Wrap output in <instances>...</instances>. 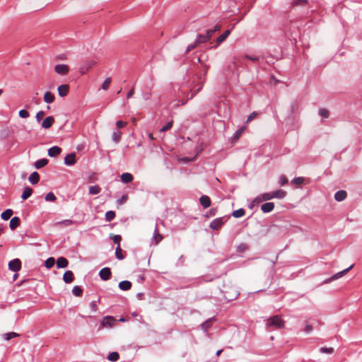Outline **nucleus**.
Here are the masks:
<instances>
[{
    "label": "nucleus",
    "mask_w": 362,
    "mask_h": 362,
    "mask_svg": "<svg viewBox=\"0 0 362 362\" xmlns=\"http://www.w3.org/2000/svg\"><path fill=\"white\" fill-rule=\"evenodd\" d=\"M127 123L123 121H117L116 125L117 128H123L126 126Z\"/></svg>",
    "instance_id": "58"
},
{
    "label": "nucleus",
    "mask_w": 362,
    "mask_h": 362,
    "mask_svg": "<svg viewBox=\"0 0 362 362\" xmlns=\"http://www.w3.org/2000/svg\"><path fill=\"white\" fill-rule=\"evenodd\" d=\"M115 218V212L113 211H108L105 213V220L108 222L112 221Z\"/></svg>",
    "instance_id": "34"
},
{
    "label": "nucleus",
    "mask_w": 362,
    "mask_h": 362,
    "mask_svg": "<svg viewBox=\"0 0 362 362\" xmlns=\"http://www.w3.org/2000/svg\"><path fill=\"white\" fill-rule=\"evenodd\" d=\"M110 237L112 240V241L117 245V246H120L122 237L119 235L110 234Z\"/></svg>",
    "instance_id": "33"
},
{
    "label": "nucleus",
    "mask_w": 362,
    "mask_h": 362,
    "mask_svg": "<svg viewBox=\"0 0 362 362\" xmlns=\"http://www.w3.org/2000/svg\"><path fill=\"white\" fill-rule=\"evenodd\" d=\"M55 263V259L54 257H49L45 261V267L47 269H51Z\"/></svg>",
    "instance_id": "35"
},
{
    "label": "nucleus",
    "mask_w": 362,
    "mask_h": 362,
    "mask_svg": "<svg viewBox=\"0 0 362 362\" xmlns=\"http://www.w3.org/2000/svg\"><path fill=\"white\" fill-rule=\"evenodd\" d=\"M274 209V204L273 202H266L261 206V210L264 213H269Z\"/></svg>",
    "instance_id": "11"
},
{
    "label": "nucleus",
    "mask_w": 362,
    "mask_h": 362,
    "mask_svg": "<svg viewBox=\"0 0 362 362\" xmlns=\"http://www.w3.org/2000/svg\"><path fill=\"white\" fill-rule=\"evenodd\" d=\"M20 223L21 221L18 217H13L10 221L9 227L11 228V230H14L15 228L20 226Z\"/></svg>",
    "instance_id": "18"
},
{
    "label": "nucleus",
    "mask_w": 362,
    "mask_h": 362,
    "mask_svg": "<svg viewBox=\"0 0 362 362\" xmlns=\"http://www.w3.org/2000/svg\"><path fill=\"white\" fill-rule=\"evenodd\" d=\"M119 358V355L117 352L116 351H114V352H112L110 353L108 356H107V359L110 361H112V362H115L117 361H118V359Z\"/></svg>",
    "instance_id": "29"
},
{
    "label": "nucleus",
    "mask_w": 362,
    "mask_h": 362,
    "mask_svg": "<svg viewBox=\"0 0 362 362\" xmlns=\"http://www.w3.org/2000/svg\"><path fill=\"white\" fill-rule=\"evenodd\" d=\"M271 194H272V199H282L286 196L287 192L283 189H277V190L271 192Z\"/></svg>",
    "instance_id": "5"
},
{
    "label": "nucleus",
    "mask_w": 362,
    "mask_h": 362,
    "mask_svg": "<svg viewBox=\"0 0 362 362\" xmlns=\"http://www.w3.org/2000/svg\"><path fill=\"white\" fill-rule=\"evenodd\" d=\"M228 220L226 217H220L213 220L209 225L210 228L212 230H218L223 226L224 223Z\"/></svg>",
    "instance_id": "2"
},
{
    "label": "nucleus",
    "mask_w": 362,
    "mask_h": 362,
    "mask_svg": "<svg viewBox=\"0 0 362 362\" xmlns=\"http://www.w3.org/2000/svg\"><path fill=\"white\" fill-rule=\"evenodd\" d=\"M67 265H68V260L66 258L61 257L57 259V266L58 269L65 268L67 267Z\"/></svg>",
    "instance_id": "15"
},
{
    "label": "nucleus",
    "mask_w": 362,
    "mask_h": 362,
    "mask_svg": "<svg viewBox=\"0 0 362 362\" xmlns=\"http://www.w3.org/2000/svg\"><path fill=\"white\" fill-rule=\"evenodd\" d=\"M261 199L263 202L272 199L271 192L261 194Z\"/></svg>",
    "instance_id": "43"
},
{
    "label": "nucleus",
    "mask_w": 362,
    "mask_h": 362,
    "mask_svg": "<svg viewBox=\"0 0 362 362\" xmlns=\"http://www.w3.org/2000/svg\"><path fill=\"white\" fill-rule=\"evenodd\" d=\"M121 180L123 182H129L133 180V175L130 173H123L121 175Z\"/></svg>",
    "instance_id": "26"
},
{
    "label": "nucleus",
    "mask_w": 362,
    "mask_h": 362,
    "mask_svg": "<svg viewBox=\"0 0 362 362\" xmlns=\"http://www.w3.org/2000/svg\"><path fill=\"white\" fill-rule=\"evenodd\" d=\"M245 214V211L240 208V209H238L235 211H234L232 214V215L233 216V217L235 218H240V217H243L244 215Z\"/></svg>",
    "instance_id": "30"
},
{
    "label": "nucleus",
    "mask_w": 362,
    "mask_h": 362,
    "mask_svg": "<svg viewBox=\"0 0 362 362\" xmlns=\"http://www.w3.org/2000/svg\"><path fill=\"white\" fill-rule=\"evenodd\" d=\"M61 152H62L61 148H59L58 146H53V147H51L50 148H49L48 155L50 157H54V156H57L59 154H60Z\"/></svg>",
    "instance_id": "14"
},
{
    "label": "nucleus",
    "mask_w": 362,
    "mask_h": 362,
    "mask_svg": "<svg viewBox=\"0 0 362 362\" xmlns=\"http://www.w3.org/2000/svg\"><path fill=\"white\" fill-rule=\"evenodd\" d=\"M214 34V30H212L211 29V30H208L206 31V34L205 35H206V37H209V40L212 37Z\"/></svg>",
    "instance_id": "60"
},
{
    "label": "nucleus",
    "mask_w": 362,
    "mask_h": 362,
    "mask_svg": "<svg viewBox=\"0 0 362 362\" xmlns=\"http://www.w3.org/2000/svg\"><path fill=\"white\" fill-rule=\"evenodd\" d=\"M45 199L47 202H54L56 200V197L52 192H49L46 194Z\"/></svg>",
    "instance_id": "44"
},
{
    "label": "nucleus",
    "mask_w": 362,
    "mask_h": 362,
    "mask_svg": "<svg viewBox=\"0 0 362 362\" xmlns=\"http://www.w3.org/2000/svg\"><path fill=\"white\" fill-rule=\"evenodd\" d=\"M69 87L66 84L60 85L57 88V91L61 97L66 96L69 93Z\"/></svg>",
    "instance_id": "10"
},
{
    "label": "nucleus",
    "mask_w": 362,
    "mask_h": 362,
    "mask_svg": "<svg viewBox=\"0 0 362 362\" xmlns=\"http://www.w3.org/2000/svg\"><path fill=\"white\" fill-rule=\"evenodd\" d=\"M153 238L155 239L156 244H158L163 239L162 235L158 233L157 228L155 229Z\"/></svg>",
    "instance_id": "41"
},
{
    "label": "nucleus",
    "mask_w": 362,
    "mask_h": 362,
    "mask_svg": "<svg viewBox=\"0 0 362 362\" xmlns=\"http://www.w3.org/2000/svg\"><path fill=\"white\" fill-rule=\"evenodd\" d=\"M214 322V319L213 318H211V319H209L208 320H206V322H204L202 325V329L205 332H207V330L209 329V327L211 326L212 323Z\"/></svg>",
    "instance_id": "32"
},
{
    "label": "nucleus",
    "mask_w": 362,
    "mask_h": 362,
    "mask_svg": "<svg viewBox=\"0 0 362 362\" xmlns=\"http://www.w3.org/2000/svg\"><path fill=\"white\" fill-rule=\"evenodd\" d=\"M115 255L118 259H122L124 256L122 255V250L120 246H117L115 250Z\"/></svg>",
    "instance_id": "42"
},
{
    "label": "nucleus",
    "mask_w": 362,
    "mask_h": 362,
    "mask_svg": "<svg viewBox=\"0 0 362 362\" xmlns=\"http://www.w3.org/2000/svg\"><path fill=\"white\" fill-rule=\"evenodd\" d=\"M40 176L37 172H33L29 177V181L32 184H37L39 182Z\"/></svg>",
    "instance_id": "23"
},
{
    "label": "nucleus",
    "mask_w": 362,
    "mask_h": 362,
    "mask_svg": "<svg viewBox=\"0 0 362 362\" xmlns=\"http://www.w3.org/2000/svg\"><path fill=\"white\" fill-rule=\"evenodd\" d=\"M47 163H48V160L45 158H43V159L36 161L35 163V167L36 168L39 169V168H41L45 166L47 164Z\"/></svg>",
    "instance_id": "31"
},
{
    "label": "nucleus",
    "mask_w": 362,
    "mask_h": 362,
    "mask_svg": "<svg viewBox=\"0 0 362 362\" xmlns=\"http://www.w3.org/2000/svg\"><path fill=\"white\" fill-rule=\"evenodd\" d=\"M116 322V320L112 316L105 317L102 321V325L103 327H112Z\"/></svg>",
    "instance_id": "6"
},
{
    "label": "nucleus",
    "mask_w": 362,
    "mask_h": 362,
    "mask_svg": "<svg viewBox=\"0 0 362 362\" xmlns=\"http://www.w3.org/2000/svg\"><path fill=\"white\" fill-rule=\"evenodd\" d=\"M263 202V200H262V199H261V194H259V196H257V197H255V198L254 199V200H253V202H254V203H256V204H259V203H261V202Z\"/></svg>",
    "instance_id": "61"
},
{
    "label": "nucleus",
    "mask_w": 362,
    "mask_h": 362,
    "mask_svg": "<svg viewBox=\"0 0 362 362\" xmlns=\"http://www.w3.org/2000/svg\"><path fill=\"white\" fill-rule=\"evenodd\" d=\"M55 97L53 93L47 91L44 94V101L47 103H52L54 101Z\"/></svg>",
    "instance_id": "16"
},
{
    "label": "nucleus",
    "mask_w": 362,
    "mask_h": 362,
    "mask_svg": "<svg viewBox=\"0 0 362 362\" xmlns=\"http://www.w3.org/2000/svg\"><path fill=\"white\" fill-rule=\"evenodd\" d=\"M127 199V195H123L121 199H118L117 200V203L119 204H122L123 203H124Z\"/></svg>",
    "instance_id": "59"
},
{
    "label": "nucleus",
    "mask_w": 362,
    "mask_h": 362,
    "mask_svg": "<svg viewBox=\"0 0 362 362\" xmlns=\"http://www.w3.org/2000/svg\"><path fill=\"white\" fill-rule=\"evenodd\" d=\"M54 71L58 74L65 75L69 72V68L66 64H57L54 67Z\"/></svg>",
    "instance_id": "4"
},
{
    "label": "nucleus",
    "mask_w": 362,
    "mask_h": 362,
    "mask_svg": "<svg viewBox=\"0 0 362 362\" xmlns=\"http://www.w3.org/2000/svg\"><path fill=\"white\" fill-rule=\"evenodd\" d=\"M245 129V127L243 126L240 128H239L238 130L235 131V132L233 134L232 139L233 141H237L239 139V138L241 136L243 133L244 132Z\"/></svg>",
    "instance_id": "19"
},
{
    "label": "nucleus",
    "mask_w": 362,
    "mask_h": 362,
    "mask_svg": "<svg viewBox=\"0 0 362 362\" xmlns=\"http://www.w3.org/2000/svg\"><path fill=\"white\" fill-rule=\"evenodd\" d=\"M90 306L93 312H95L97 310V304L95 301H93L90 303Z\"/></svg>",
    "instance_id": "62"
},
{
    "label": "nucleus",
    "mask_w": 362,
    "mask_h": 362,
    "mask_svg": "<svg viewBox=\"0 0 362 362\" xmlns=\"http://www.w3.org/2000/svg\"><path fill=\"white\" fill-rule=\"evenodd\" d=\"M131 286H132V284L129 281H121L119 284V287L120 288V289H122L123 291H127V290L130 289Z\"/></svg>",
    "instance_id": "22"
},
{
    "label": "nucleus",
    "mask_w": 362,
    "mask_h": 362,
    "mask_svg": "<svg viewBox=\"0 0 362 362\" xmlns=\"http://www.w3.org/2000/svg\"><path fill=\"white\" fill-rule=\"evenodd\" d=\"M33 193V189L30 187H26L21 195V198L25 200L29 198Z\"/></svg>",
    "instance_id": "25"
},
{
    "label": "nucleus",
    "mask_w": 362,
    "mask_h": 362,
    "mask_svg": "<svg viewBox=\"0 0 362 362\" xmlns=\"http://www.w3.org/2000/svg\"><path fill=\"white\" fill-rule=\"evenodd\" d=\"M18 115L21 118L24 119L28 118L30 116V113L25 110H21L18 112Z\"/></svg>",
    "instance_id": "47"
},
{
    "label": "nucleus",
    "mask_w": 362,
    "mask_h": 362,
    "mask_svg": "<svg viewBox=\"0 0 362 362\" xmlns=\"http://www.w3.org/2000/svg\"><path fill=\"white\" fill-rule=\"evenodd\" d=\"M257 116V113L256 112H252L250 115L247 117V123H249L252 119H254Z\"/></svg>",
    "instance_id": "52"
},
{
    "label": "nucleus",
    "mask_w": 362,
    "mask_h": 362,
    "mask_svg": "<svg viewBox=\"0 0 362 362\" xmlns=\"http://www.w3.org/2000/svg\"><path fill=\"white\" fill-rule=\"evenodd\" d=\"M54 122V118L52 116L46 117L42 122V127L44 129L50 128Z\"/></svg>",
    "instance_id": "9"
},
{
    "label": "nucleus",
    "mask_w": 362,
    "mask_h": 362,
    "mask_svg": "<svg viewBox=\"0 0 362 362\" xmlns=\"http://www.w3.org/2000/svg\"><path fill=\"white\" fill-rule=\"evenodd\" d=\"M8 268L13 272H18L21 268V262L19 259H14L8 263Z\"/></svg>",
    "instance_id": "3"
},
{
    "label": "nucleus",
    "mask_w": 362,
    "mask_h": 362,
    "mask_svg": "<svg viewBox=\"0 0 362 362\" xmlns=\"http://www.w3.org/2000/svg\"><path fill=\"white\" fill-rule=\"evenodd\" d=\"M288 183V179L285 175H281L279 177V184L280 186H284Z\"/></svg>",
    "instance_id": "49"
},
{
    "label": "nucleus",
    "mask_w": 362,
    "mask_h": 362,
    "mask_svg": "<svg viewBox=\"0 0 362 362\" xmlns=\"http://www.w3.org/2000/svg\"><path fill=\"white\" fill-rule=\"evenodd\" d=\"M320 351L322 354H332L334 352V349L332 347H322L320 348Z\"/></svg>",
    "instance_id": "48"
},
{
    "label": "nucleus",
    "mask_w": 362,
    "mask_h": 362,
    "mask_svg": "<svg viewBox=\"0 0 362 362\" xmlns=\"http://www.w3.org/2000/svg\"><path fill=\"white\" fill-rule=\"evenodd\" d=\"M230 30H227L226 31H225L223 34H221L217 39H216V42H217V45L215 46V47H216L218 45H220L221 43H222L223 41L226 40V39L228 37V36L230 35Z\"/></svg>",
    "instance_id": "17"
},
{
    "label": "nucleus",
    "mask_w": 362,
    "mask_h": 362,
    "mask_svg": "<svg viewBox=\"0 0 362 362\" xmlns=\"http://www.w3.org/2000/svg\"><path fill=\"white\" fill-rule=\"evenodd\" d=\"M207 41H209V37H206L205 35H201V34L198 35L195 40L196 44H197V45L206 42Z\"/></svg>",
    "instance_id": "27"
},
{
    "label": "nucleus",
    "mask_w": 362,
    "mask_h": 362,
    "mask_svg": "<svg viewBox=\"0 0 362 362\" xmlns=\"http://www.w3.org/2000/svg\"><path fill=\"white\" fill-rule=\"evenodd\" d=\"M4 336V339L6 341H8L12 338L19 337V334L16 332H12L6 333Z\"/></svg>",
    "instance_id": "37"
},
{
    "label": "nucleus",
    "mask_w": 362,
    "mask_h": 362,
    "mask_svg": "<svg viewBox=\"0 0 362 362\" xmlns=\"http://www.w3.org/2000/svg\"><path fill=\"white\" fill-rule=\"evenodd\" d=\"M121 132L119 131H116L112 133V139L115 142H118L120 139Z\"/></svg>",
    "instance_id": "46"
},
{
    "label": "nucleus",
    "mask_w": 362,
    "mask_h": 362,
    "mask_svg": "<svg viewBox=\"0 0 362 362\" xmlns=\"http://www.w3.org/2000/svg\"><path fill=\"white\" fill-rule=\"evenodd\" d=\"M319 115L324 118H327L329 115V113L327 110L321 108L319 110Z\"/></svg>",
    "instance_id": "45"
},
{
    "label": "nucleus",
    "mask_w": 362,
    "mask_h": 362,
    "mask_svg": "<svg viewBox=\"0 0 362 362\" xmlns=\"http://www.w3.org/2000/svg\"><path fill=\"white\" fill-rule=\"evenodd\" d=\"M72 293L75 296H81L83 293V290L79 286H74Z\"/></svg>",
    "instance_id": "38"
},
{
    "label": "nucleus",
    "mask_w": 362,
    "mask_h": 362,
    "mask_svg": "<svg viewBox=\"0 0 362 362\" xmlns=\"http://www.w3.org/2000/svg\"><path fill=\"white\" fill-rule=\"evenodd\" d=\"M198 45L196 44V42L194 41V42L193 44H191V45H189L187 47V49H186V52H189L190 51H192V49H194Z\"/></svg>",
    "instance_id": "55"
},
{
    "label": "nucleus",
    "mask_w": 362,
    "mask_h": 362,
    "mask_svg": "<svg viewBox=\"0 0 362 362\" xmlns=\"http://www.w3.org/2000/svg\"><path fill=\"white\" fill-rule=\"evenodd\" d=\"M13 215V211L10 209H6V211H4L1 215V217L2 219L6 221V220H8Z\"/></svg>",
    "instance_id": "24"
},
{
    "label": "nucleus",
    "mask_w": 362,
    "mask_h": 362,
    "mask_svg": "<svg viewBox=\"0 0 362 362\" xmlns=\"http://www.w3.org/2000/svg\"><path fill=\"white\" fill-rule=\"evenodd\" d=\"M134 89H131L127 95V98H132L134 95Z\"/></svg>",
    "instance_id": "63"
},
{
    "label": "nucleus",
    "mask_w": 362,
    "mask_h": 362,
    "mask_svg": "<svg viewBox=\"0 0 362 362\" xmlns=\"http://www.w3.org/2000/svg\"><path fill=\"white\" fill-rule=\"evenodd\" d=\"M245 58L254 62H256L257 61H259V57H252V56H250V55H247L246 54L245 55Z\"/></svg>",
    "instance_id": "57"
},
{
    "label": "nucleus",
    "mask_w": 362,
    "mask_h": 362,
    "mask_svg": "<svg viewBox=\"0 0 362 362\" xmlns=\"http://www.w3.org/2000/svg\"><path fill=\"white\" fill-rule=\"evenodd\" d=\"M199 202L204 209L209 208L211 204V199L207 195L201 196Z\"/></svg>",
    "instance_id": "8"
},
{
    "label": "nucleus",
    "mask_w": 362,
    "mask_h": 362,
    "mask_svg": "<svg viewBox=\"0 0 362 362\" xmlns=\"http://www.w3.org/2000/svg\"><path fill=\"white\" fill-rule=\"evenodd\" d=\"M285 322L282 320L279 315H274L268 319L267 327L272 329H281L284 327Z\"/></svg>",
    "instance_id": "1"
},
{
    "label": "nucleus",
    "mask_w": 362,
    "mask_h": 362,
    "mask_svg": "<svg viewBox=\"0 0 362 362\" xmlns=\"http://www.w3.org/2000/svg\"><path fill=\"white\" fill-rule=\"evenodd\" d=\"M173 120L170 121L169 122H168L165 126H163L161 128L160 131L161 132H165V131H167V130L170 129L172 127V126H173Z\"/></svg>",
    "instance_id": "51"
},
{
    "label": "nucleus",
    "mask_w": 362,
    "mask_h": 362,
    "mask_svg": "<svg viewBox=\"0 0 362 362\" xmlns=\"http://www.w3.org/2000/svg\"><path fill=\"white\" fill-rule=\"evenodd\" d=\"M248 249V246L247 244L245 243H240L238 247H237V252L238 253H243L245 251H246Z\"/></svg>",
    "instance_id": "36"
},
{
    "label": "nucleus",
    "mask_w": 362,
    "mask_h": 362,
    "mask_svg": "<svg viewBox=\"0 0 362 362\" xmlns=\"http://www.w3.org/2000/svg\"><path fill=\"white\" fill-rule=\"evenodd\" d=\"M344 274L345 273H335L334 274H332L331 276L327 277L326 279H325L323 284H328L335 280H337L341 278Z\"/></svg>",
    "instance_id": "13"
},
{
    "label": "nucleus",
    "mask_w": 362,
    "mask_h": 362,
    "mask_svg": "<svg viewBox=\"0 0 362 362\" xmlns=\"http://www.w3.org/2000/svg\"><path fill=\"white\" fill-rule=\"evenodd\" d=\"M64 163L67 165H73L76 163V153H72L66 156Z\"/></svg>",
    "instance_id": "7"
},
{
    "label": "nucleus",
    "mask_w": 362,
    "mask_h": 362,
    "mask_svg": "<svg viewBox=\"0 0 362 362\" xmlns=\"http://www.w3.org/2000/svg\"><path fill=\"white\" fill-rule=\"evenodd\" d=\"M101 188L98 185H93L89 187L88 192L90 194L95 195L100 192Z\"/></svg>",
    "instance_id": "21"
},
{
    "label": "nucleus",
    "mask_w": 362,
    "mask_h": 362,
    "mask_svg": "<svg viewBox=\"0 0 362 362\" xmlns=\"http://www.w3.org/2000/svg\"><path fill=\"white\" fill-rule=\"evenodd\" d=\"M221 29V25H216L214 26V28L213 29H211L212 30H214V33L219 30Z\"/></svg>",
    "instance_id": "64"
},
{
    "label": "nucleus",
    "mask_w": 362,
    "mask_h": 362,
    "mask_svg": "<svg viewBox=\"0 0 362 362\" xmlns=\"http://www.w3.org/2000/svg\"><path fill=\"white\" fill-rule=\"evenodd\" d=\"M74 279V273H64L63 279L66 283L72 282Z\"/></svg>",
    "instance_id": "28"
},
{
    "label": "nucleus",
    "mask_w": 362,
    "mask_h": 362,
    "mask_svg": "<svg viewBox=\"0 0 362 362\" xmlns=\"http://www.w3.org/2000/svg\"><path fill=\"white\" fill-rule=\"evenodd\" d=\"M59 223L62 224L63 226H69L72 225L73 221L71 220H64Z\"/></svg>",
    "instance_id": "56"
},
{
    "label": "nucleus",
    "mask_w": 362,
    "mask_h": 362,
    "mask_svg": "<svg viewBox=\"0 0 362 362\" xmlns=\"http://www.w3.org/2000/svg\"><path fill=\"white\" fill-rule=\"evenodd\" d=\"M216 212H217V209L212 208V209H209V211L206 214L205 216L208 217V218L214 216L216 214Z\"/></svg>",
    "instance_id": "50"
},
{
    "label": "nucleus",
    "mask_w": 362,
    "mask_h": 362,
    "mask_svg": "<svg viewBox=\"0 0 362 362\" xmlns=\"http://www.w3.org/2000/svg\"><path fill=\"white\" fill-rule=\"evenodd\" d=\"M304 177H296L294 178L291 182L294 185H302L303 182H304Z\"/></svg>",
    "instance_id": "40"
},
{
    "label": "nucleus",
    "mask_w": 362,
    "mask_h": 362,
    "mask_svg": "<svg viewBox=\"0 0 362 362\" xmlns=\"http://www.w3.org/2000/svg\"><path fill=\"white\" fill-rule=\"evenodd\" d=\"M45 113L43 111H40L36 114V119L37 122H40L43 117L45 116Z\"/></svg>",
    "instance_id": "53"
},
{
    "label": "nucleus",
    "mask_w": 362,
    "mask_h": 362,
    "mask_svg": "<svg viewBox=\"0 0 362 362\" xmlns=\"http://www.w3.org/2000/svg\"><path fill=\"white\" fill-rule=\"evenodd\" d=\"M111 81V78H107L102 85V88L105 90H107L110 86Z\"/></svg>",
    "instance_id": "39"
},
{
    "label": "nucleus",
    "mask_w": 362,
    "mask_h": 362,
    "mask_svg": "<svg viewBox=\"0 0 362 362\" xmlns=\"http://www.w3.org/2000/svg\"><path fill=\"white\" fill-rule=\"evenodd\" d=\"M95 64L94 62H86L81 68V73L82 74H85L91 67L93 65Z\"/></svg>",
    "instance_id": "20"
},
{
    "label": "nucleus",
    "mask_w": 362,
    "mask_h": 362,
    "mask_svg": "<svg viewBox=\"0 0 362 362\" xmlns=\"http://www.w3.org/2000/svg\"><path fill=\"white\" fill-rule=\"evenodd\" d=\"M347 196V193L345 190H339L334 194V199L337 202L344 201Z\"/></svg>",
    "instance_id": "12"
},
{
    "label": "nucleus",
    "mask_w": 362,
    "mask_h": 362,
    "mask_svg": "<svg viewBox=\"0 0 362 362\" xmlns=\"http://www.w3.org/2000/svg\"><path fill=\"white\" fill-rule=\"evenodd\" d=\"M102 279L107 280L110 278L112 273H99Z\"/></svg>",
    "instance_id": "54"
}]
</instances>
